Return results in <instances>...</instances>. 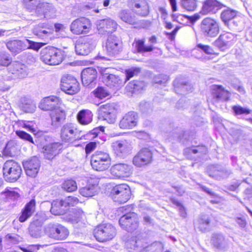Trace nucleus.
<instances>
[{"label":"nucleus","instance_id":"obj_42","mask_svg":"<svg viewBox=\"0 0 252 252\" xmlns=\"http://www.w3.org/2000/svg\"><path fill=\"white\" fill-rule=\"evenodd\" d=\"M119 17L125 22L130 25H134L136 23L135 17L131 15V13L126 10L121 11L119 14Z\"/></svg>","mask_w":252,"mask_h":252},{"label":"nucleus","instance_id":"obj_15","mask_svg":"<svg viewBox=\"0 0 252 252\" xmlns=\"http://www.w3.org/2000/svg\"><path fill=\"white\" fill-rule=\"evenodd\" d=\"M109 70V68H105L101 71L103 82L110 88H118L121 86L123 80L119 76L110 73Z\"/></svg>","mask_w":252,"mask_h":252},{"label":"nucleus","instance_id":"obj_53","mask_svg":"<svg viewBox=\"0 0 252 252\" xmlns=\"http://www.w3.org/2000/svg\"><path fill=\"white\" fill-rule=\"evenodd\" d=\"M197 47L207 54H215L217 55H219V52H215L213 49L208 45H203L202 44L199 43L197 44Z\"/></svg>","mask_w":252,"mask_h":252},{"label":"nucleus","instance_id":"obj_48","mask_svg":"<svg viewBox=\"0 0 252 252\" xmlns=\"http://www.w3.org/2000/svg\"><path fill=\"white\" fill-rule=\"evenodd\" d=\"M12 62L10 55L5 52H0V65L7 66Z\"/></svg>","mask_w":252,"mask_h":252},{"label":"nucleus","instance_id":"obj_29","mask_svg":"<svg viewBox=\"0 0 252 252\" xmlns=\"http://www.w3.org/2000/svg\"><path fill=\"white\" fill-rule=\"evenodd\" d=\"M112 147L115 153L119 156L127 154L131 150V146L126 140L117 141L113 143Z\"/></svg>","mask_w":252,"mask_h":252},{"label":"nucleus","instance_id":"obj_30","mask_svg":"<svg viewBox=\"0 0 252 252\" xmlns=\"http://www.w3.org/2000/svg\"><path fill=\"white\" fill-rule=\"evenodd\" d=\"M174 89L176 93L184 95L192 91L191 86L181 78H177L174 81Z\"/></svg>","mask_w":252,"mask_h":252},{"label":"nucleus","instance_id":"obj_46","mask_svg":"<svg viewBox=\"0 0 252 252\" xmlns=\"http://www.w3.org/2000/svg\"><path fill=\"white\" fill-rule=\"evenodd\" d=\"M210 222V221L208 218L204 217L203 218H200L196 225H197L198 228L200 231L204 232L209 229Z\"/></svg>","mask_w":252,"mask_h":252},{"label":"nucleus","instance_id":"obj_27","mask_svg":"<svg viewBox=\"0 0 252 252\" xmlns=\"http://www.w3.org/2000/svg\"><path fill=\"white\" fill-rule=\"evenodd\" d=\"M220 8V3L217 0H206L203 1L200 13L202 15L214 14Z\"/></svg>","mask_w":252,"mask_h":252},{"label":"nucleus","instance_id":"obj_19","mask_svg":"<svg viewBox=\"0 0 252 252\" xmlns=\"http://www.w3.org/2000/svg\"><path fill=\"white\" fill-rule=\"evenodd\" d=\"M121 48L120 39L114 35H109L106 43V50L107 53L110 56H115L119 53Z\"/></svg>","mask_w":252,"mask_h":252},{"label":"nucleus","instance_id":"obj_61","mask_svg":"<svg viewBox=\"0 0 252 252\" xmlns=\"http://www.w3.org/2000/svg\"><path fill=\"white\" fill-rule=\"evenodd\" d=\"M96 147V143L95 142H91L87 144L85 150L87 154H89L94 151Z\"/></svg>","mask_w":252,"mask_h":252},{"label":"nucleus","instance_id":"obj_35","mask_svg":"<svg viewBox=\"0 0 252 252\" xmlns=\"http://www.w3.org/2000/svg\"><path fill=\"white\" fill-rule=\"evenodd\" d=\"M93 114L90 110H82L77 115L78 122L83 125L90 124L93 120Z\"/></svg>","mask_w":252,"mask_h":252},{"label":"nucleus","instance_id":"obj_55","mask_svg":"<svg viewBox=\"0 0 252 252\" xmlns=\"http://www.w3.org/2000/svg\"><path fill=\"white\" fill-rule=\"evenodd\" d=\"M16 133L20 138L28 141L32 143H34L31 135L27 132L24 131L17 130L16 131Z\"/></svg>","mask_w":252,"mask_h":252},{"label":"nucleus","instance_id":"obj_24","mask_svg":"<svg viewBox=\"0 0 252 252\" xmlns=\"http://www.w3.org/2000/svg\"><path fill=\"white\" fill-rule=\"evenodd\" d=\"M97 77L96 70L91 67L83 69L81 73V79L83 84L85 86L92 87L95 84Z\"/></svg>","mask_w":252,"mask_h":252},{"label":"nucleus","instance_id":"obj_38","mask_svg":"<svg viewBox=\"0 0 252 252\" xmlns=\"http://www.w3.org/2000/svg\"><path fill=\"white\" fill-rule=\"evenodd\" d=\"M20 146L16 140H11L7 143L4 151L10 156H14L19 151Z\"/></svg>","mask_w":252,"mask_h":252},{"label":"nucleus","instance_id":"obj_28","mask_svg":"<svg viewBox=\"0 0 252 252\" xmlns=\"http://www.w3.org/2000/svg\"><path fill=\"white\" fill-rule=\"evenodd\" d=\"M97 185V179H90L85 187L79 189V193L86 197H92L96 193Z\"/></svg>","mask_w":252,"mask_h":252},{"label":"nucleus","instance_id":"obj_18","mask_svg":"<svg viewBox=\"0 0 252 252\" xmlns=\"http://www.w3.org/2000/svg\"><path fill=\"white\" fill-rule=\"evenodd\" d=\"M96 26L99 34H106L114 32L117 24L114 20L108 18L97 21Z\"/></svg>","mask_w":252,"mask_h":252},{"label":"nucleus","instance_id":"obj_33","mask_svg":"<svg viewBox=\"0 0 252 252\" xmlns=\"http://www.w3.org/2000/svg\"><path fill=\"white\" fill-rule=\"evenodd\" d=\"M6 47L13 53L17 54L27 48V45L25 41L13 40L6 43Z\"/></svg>","mask_w":252,"mask_h":252},{"label":"nucleus","instance_id":"obj_44","mask_svg":"<svg viewBox=\"0 0 252 252\" xmlns=\"http://www.w3.org/2000/svg\"><path fill=\"white\" fill-rule=\"evenodd\" d=\"M182 7L188 11H194L197 6V0H181Z\"/></svg>","mask_w":252,"mask_h":252},{"label":"nucleus","instance_id":"obj_63","mask_svg":"<svg viewBox=\"0 0 252 252\" xmlns=\"http://www.w3.org/2000/svg\"><path fill=\"white\" fill-rule=\"evenodd\" d=\"M212 243L214 246L219 248L220 247V235L219 234H214L211 240Z\"/></svg>","mask_w":252,"mask_h":252},{"label":"nucleus","instance_id":"obj_41","mask_svg":"<svg viewBox=\"0 0 252 252\" xmlns=\"http://www.w3.org/2000/svg\"><path fill=\"white\" fill-rule=\"evenodd\" d=\"M237 15V11L227 8L221 12V20L224 25L229 27V21L234 18Z\"/></svg>","mask_w":252,"mask_h":252},{"label":"nucleus","instance_id":"obj_47","mask_svg":"<svg viewBox=\"0 0 252 252\" xmlns=\"http://www.w3.org/2000/svg\"><path fill=\"white\" fill-rule=\"evenodd\" d=\"M25 6L30 10L36 9L44 2L43 0H24Z\"/></svg>","mask_w":252,"mask_h":252},{"label":"nucleus","instance_id":"obj_60","mask_svg":"<svg viewBox=\"0 0 252 252\" xmlns=\"http://www.w3.org/2000/svg\"><path fill=\"white\" fill-rule=\"evenodd\" d=\"M66 206L71 205L74 206L77 204L79 201L78 199L76 197L69 196L66 201Z\"/></svg>","mask_w":252,"mask_h":252},{"label":"nucleus","instance_id":"obj_37","mask_svg":"<svg viewBox=\"0 0 252 252\" xmlns=\"http://www.w3.org/2000/svg\"><path fill=\"white\" fill-rule=\"evenodd\" d=\"M46 24H39L34 27L32 31L33 34L40 38H44L51 34V32L45 29Z\"/></svg>","mask_w":252,"mask_h":252},{"label":"nucleus","instance_id":"obj_50","mask_svg":"<svg viewBox=\"0 0 252 252\" xmlns=\"http://www.w3.org/2000/svg\"><path fill=\"white\" fill-rule=\"evenodd\" d=\"M232 110L236 115L245 114L248 115L251 113L252 110L247 107H242L240 105H235L232 107Z\"/></svg>","mask_w":252,"mask_h":252},{"label":"nucleus","instance_id":"obj_51","mask_svg":"<svg viewBox=\"0 0 252 252\" xmlns=\"http://www.w3.org/2000/svg\"><path fill=\"white\" fill-rule=\"evenodd\" d=\"M96 97L103 99L110 95L108 92L103 87H98L94 91Z\"/></svg>","mask_w":252,"mask_h":252},{"label":"nucleus","instance_id":"obj_4","mask_svg":"<svg viewBox=\"0 0 252 252\" xmlns=\"http://www.w3.org/2000/svg\"><path fill=\"white\" fill-rule=\"evenodd\" d=\"M113 201L120 204L126 202L130 198L131 193L129 187L126 184L117 185L111 192Z\"/></svg>","mask_w":252,"mask_h":252},{"label":"nucleus","instance_id":"obj_56","mask_svg":"<svg viewBox=\"0 0 252 252\" xmlns=\"http://www.w3.org/2000/svg\"><path fill=\"white\" fill-rule=\"evenodd\" d=\"M211 92L213 97L216 100L219 99L220 94V86L216 85H212L211 86Z\"/></svg>","mask_w":252,"mask_h":252},{"label":"nucleus","instance_id":"obj_26","mask_svg":"<svg viewBox=\"0 0 252 252\" xmlns=\"http://www.w3.org/2000/svg\"><path fill=\"white\" fill-rule=\"evenodd\" d=\"M129 4L134 12L142 16L149 13V6L145 0H129Z\"/></svg>","mask_w":252,"mask_h":252},{"label":"nucleus","instance_id":"obj_11","mask_svg":"<svg viewBox=\"0 0 252 252\" xmlns=\"http://www.w3.org/2000/svg\"><path fill=\"white\" fill-rule=\"evenodd\" d=\"M61 87L62 91L71 95L76 94L80 90L79 83L77 80L68 74L62 78Z\"/></svg>","mask_w":252,"mask_h":252},{"label":"nucleus","instance_id":"obj_40","mask_svg":"<svg viewBox=\"0 0 252 252\" xmlns=\"http://www.w3.org/2000/svg\"><path fill=\"white\" fill-rule=\"evenodd\" d=\"M163 249V245L160 242H155L150 245L146 244L145 248H142L139 252H161Z\"/></svg>","mask_w":252,"mask_h":252},{"label":"nucleus","instance_id":"obj_59","mask_svg":"<svg viewBox=\"0 0 252 252\" xmlns=\"http://www.w3.org/2000/svg\"><path fill=\"white\" fill-rule=\"evenodd\" d=\"M140 69L139 68H134L129 69L126 71V80H129L133 76L137 75L140 72Z\"/></svg>","mask_w":252,"mask_h":252},{"label":"nucleus","instance_id":"obj_16","mask_svg":"<svg viewBox=\"0 0 252 252\" xmlns=\"http://www.w3.org/2000/svg\"><path fill=\"white\" fill-rule=\"evenodd\" d=\"M26 174L31 177H35L40 167V162L36 157H32L30 159L23 162Z\"/></svg>","mask_w":252,"mask_h":252},{"label":"nucleus","instance_id":"obj_13","mask_svg":"<svg viewBox=\"0 0 252 252\" xmlns=\"http://www.w3.org/2000/svg\"><path fill=\"white\" fill-rule=\"evenodd\" d=\"M201 29L204 34L208 37H214L219 32L218 24L210 18H206L202 20Z\"/></svg>","mask_w":252,"mask_h":252},{"label":"nucleus","instance_id":"obj_32","mask_svg":"<svg viewBox=\"0 0 252 252\" xmlns=\"http://www.w3.org/2000/svg\"><path fill=\"white\" fill-rule=\"evenodd\" d=\"M35 208V201L34 199L31 200L25 206L21 212L19 218V220L23 222L30 218L34 213Z\"/></svg>","mask_w":252,"mask_h":252},{"label":"nucleus","instance_id":"obj_34","mask_svg":"<svg viewBox=\"0 0 252 252\" xmlns=\"http://www.w3.org/2000/svg\"><path fill=\"white\" fill-rule=\"evenodd\" d=\"M67 210L66 202L64 200H54L51 204L50 211L55 215L64 214Z\"/></svg>","mask_w":252,"mask_h":252},{"label":"nucleus","instance_id":"obj_58","mask_svg":"<svg viewBox=\"0 0 252 252\" xmlns=\"http://www.w3.org/2000/svg\"><path fill=\"white\" fill-rule=\"evenodd\" d=\"M104 127L103 126L96 127L91 131L89 133L87 134L88 137H90L91 138H94L96 137L100 131H103Z\"/></svg>","mask_w":252,"mask_h":252},{"label":"nucleus","instance_id":"obj_31","mask_svg":"<svg viewBox=\"0 0 252 252\" xmlns=\"http://www.w3.org/2000/svg\"><path fill=\"white\" fill-rule=\"evenodd\" d=\"M50 117L51 125L55 128H57L64 122L65 119V113L64 111L58 108L52 111Z\"/></svg>","mask_w":252,"mask_h":252},{"label":"nucleus","instance_id":"obj_8","mask_svg":"<svg viewBox=\"0 0 252 252\" xmlns=\"http://www.w3.org/2000/svg\"><path fill=\"white\" fill-rule=\"evenodd\" d=\"M96 40L89 36L79 38L75 44V51L78 55H88L95 47Z\"/></svg>","mask_w":252,"mask_h":252},{"label":"nucleus","instance_id":"obj_3","mask_svg":"<svg viewBox=\"0 0 252 252\" xmlns=\"http://www.w3.org/2000/svg\"><path fill=\"white\" fill-rule=\"evenodd\" d=\"M3 174L6 181L14 182L20 177L22 169L20 165L12 160L6 161L3 167Z\"/></svg>","mask_w":252,"mask_h":252},{"label":"nucleus","instance_id":"obj_64","mask_svg":"<svg viewBox=\"0 0 252 252\" xmlns=\"http://www.w3.org/2000/svg\"><path fill=\"white\" fill-rule=\"evenodd\" d=\"M230 93L226 90H225L221 87V99H223L225 100H227L230 97Z\"/></svg>","mask_w":252,"mask_h":252},{"label":"nucleus","instance_id":"obj_36","mask_svg":"<svg viewBox=\"0 0 252 252\" xmlns=\"http://www.w3.org/2000/svg\"><path fill=\"white\" fill-rule=\"evenodd\" d=\"M11 71L19 78H24L27 75L26 66L18 62L13 63Z\"/></svg>","mask_w":252,"mask_h":252},{"label":"nucleus","instance_id":"obj_10","mask_svg":"<svg viewBox=\"0 0 252 252\" xmlns=\"http://www.w3.org/2000/svg\"><path fill=\"white\" fill-rule=\"evenodd\" d=\"M91 29L90 21L85 17H81L73 21L70 25V32L74 34H86Z\"/></svg>","mask_w":252,"mask_h":252},{"label":"nucleus","instance_id":"obj_54","mask_svg":"<svg viewBox=\"0 0 252 252\" xmlns=\"http://www.w3.org/2000/svg\"><path fill=\"white\" fill-rule=\"evenodd\" d=\"M4 241L8 244H17L19 241V236L14 234H8L4 237Z\"/></svg>","mask_w":252,"mask_h":252},{"label":"nucleus","instance_id":"obj_62","mask_svg":"<svg viewBox=\"0 0 252 252\" xmlns=\"http://www.w3.org/2000/svg\"><path fill=\"white\" fill-rule=\"evenodd\" d=\"M83 216L84 214L82 212L80 213L78 212V213L74 214V216H73L72 218H70V219L72 223H77L80 220Z\"/></svg>","mask_w":252,"mask_h":252},{"label":"nucleus","instance_id":"obj_57","mask_svg":"<svg viewBox=\"0 0 252 252\" xmlns=\"http://www.w3.org/2000/svg\"><path fill=\"white\" fill-rule=\"evenodd\" d=\"M168 78V76L166 75L160 74L155 77L154 81L156 83L164 84L167 82Z\"/></svg>","mask_w":252,"mask_h":252},{"label":"nucleus","instance_id":"obj_2","mask_svg":"<svg viewBox=\"0 0 252 252\" xmlns=\"http://www.w3.org/2000/svg\"><path fill=\"white\" fill-rule=\"evenodd\" d=\"M63 54L60 50L51 46L43 48L40 52V59L46 64L55 65L63 60Z\"/></svg>","mask_w":252,"mask_h":252},{"label":"nucleus","instance_id":"obj_49","mask_svg":"<svg viewBox=\"0 0 252 252\" xmlns=\"http://www.w3.org/2000/svg\"><path fill=\"white\" fill-rule=\"evenodd\" d=\"M62 188L68 192L75 191L77 188L76 182L72 180L65 181L63 184Z\"/></svg>","mask_w":252,"mask_h":252},{"label":"nucleus","instance_id":"obj_6","mask_svg":"<svg viewBox=\"0 0 252 252\" xmlns=\"http://www.w3.org/2000/svg\"><path fill=\"white\" fill-rule=\"evenodd\" d=\"M44 231L49 237L56 240H64L69 234L68 230L58 223H49L45 226Z\"/></svg>","mask_w":252,"mask_h":252},{"label":"nucleus","instance_id":"obj_25","mask_svg":"<svg viewBox=\"0 0 252 252\" xmlns=\"http://www.w3.org/2000/svg\"><path fill=\"white\" fill-rule=\"evenodd\" d=\"M146 244L147 242L146 239H140L137 237H131L126 241L125 246L129 252H132L138 251L142 248H145Z\"/></svg>","mask_w":252,"mask_h":252},{"label":"nucleus","instance_id":"obj_9","mask_svg":"<svg viewBox=\"0 0 252 252\" xmlns=\"http://www.w3.org/2000/svg\"><path fill=\"white\" fill-rule=\"evenodd\" d=\"M119 106L114 103H107L100 106L99 117L109 124L115 123Z\"/></svg>","mask_w":252,"mask_h":252},{"label":"nucleus","instance_id":"obj_5","mask_svg":"<svg viewBox=\"0 0 252 252\" xmlns=\"http://www.w3.org/2000/svg\"><path fill=\"white\" fill-rule=\"evenodd\" d=\"M116 234L115 228L111 224H102L94 230V237L99 242H105L112 240Z\"/></svg>","mask_w":252,"mask_h":252},{"label":"nucleus","instance_id":"obj_21","mask_svg":"<svg viewBox=\"0 0 252 252\" xmlns=\"http://www.w3.org/2000/svg\"><path fill=\"white\" fill-rule=\"evenodd\" d=\"M111 174L118 178L127 177L132 173V167L126 163H117L111 168Z\"/></svg>","mask_w":252,"mask_h":252},{"label":"nucleus","instance_id":"obj_39","mask_svg":"<svg viewBox=\"0 0 252 252\" xmlns=\"http://www.w3.org/2000/svg\"><path fill=\"white\" fill-rule=\"evenodd\" d=\"M20 108L26 113H33L36 109L35 103L30 99L22 98Z\"/></svg>","mask_w":252,"mask_h":252},{"label":"nucleus","instance_id":"obj_23","mask_svg":"<svg viewBox=\"0 0 252 252\" xmlns=\"http://www.w3.org/2000/svg\"><path fill=\"white\" fill-rule=\"evenodd\" d=\"M56 12L55 7L52 4L47 2H43L36 9V13L38 16H43L47 19L55 18Z\"/></svg>","mask_w":252,"mask_h":252},{"label":"nucleus","instance_id":"obj_43","mask_svg":"<svg viewBox=\"0 0 252 252\" xmlns=\"http://www.w3.org/2000/svg\"><path fill=\"white\" fill-rule=\"evenodd\" d=\"M145 40H138L135 41V48L138 53L151 52L153 50L152 45L145 46Z\"/></svg>","mask_w":252,"mask_h":252},{"label":"nucleus","instance_id":"obj_52","mask_svg":"<svg viewBox=\"0 0 252 252\" xmlns=\"http://www.w3.org/2000/svg\"><path fill=\"white\" fill-rule=\"evenodd\" d=\"M25 42L27 45V49H32L38 51L43 45L42 43L35 42L29 39H26Z\"/></svg>","mask_w":252,"mask_h":252},{"label":"nucleus","instance_id":"obj_45","mask_svg":"<svg viewBox=\"0 0 252 252\" xmlns=\"http://www.w3.org/2000/svg\"><path fill=\"white\" fill-rule=\"evenodd\" d=\"M207 152L206 147L203 146H197L196 147H190L186 148L184 151L185 155H187L188 157L191 154H196L199 153L201 155L205 154Z\"/></svg>","mask_w":252,"mask_h":252},{"label":"nucleus","instance_id":"obj_17","mask_svg":"<svg viewBox=\"0 0 252 252\" xmlns=\"http://www.w3.org/2000/svg\"><path fill=\"white\" fill-rule=\"evenodd\" d=\"M152 160V153L147 148L141 150L133 158V163L141 167L150 163Z\"/></svg>","mask_w":252,"mask_h":252},{"label":"nucleus","instance_id":"obj_14","mask_svg":"<svg viewBox=\"0 0 252 252\" xmlns=\"http://www.w3.org/2000/svg\"><path fill=\"white\" fill-rule=\"evenodd\" d=\"M138 115L134 111L125 114L119 123V126L122 129H130L137 126L138 122Z\"/></svg>","mask_w":252,"mask_h":252},{"label":"nucleus","instance_id":"obj_12","mask_svg":"<svg viewBox=\"0 0 252 252\" xmlns=\"http://www.w3.org/2000/svg\"><path fill=\"white\" fill-rule=\"evenodd\" d=\"M61 137L65 142H70L80 139V132L71 123L64 125L61 130Z\"/></svg>","mask_w":252,"mask_h":252},{"label":"nucleus","instance_id":"obj_7","mask_svg":"<svg viewBox=\"0 0 252 252\" xmlns=\"http://www.w3.org/2000/svg\"><path fill=\"white\" fill-rule=\"evenodd\" d=\"M93 168L96 171H104L110 165V158L106 153L99 152L93 155L91 159Z\"/></svg>","mask_w":252,"mask_h":252},{"label":"nucleus","instance_id":"obj_22","mask_svg":"<svg viewBox=\"0 0 252 252\" xmlns=\"http://www.w3.org/2000/svg\"><path fill=\"white\" fill-rule=\"evenodd\" d=\"M62 149V145L59 142H54L44 146L42 152L45 158L51 160L60 153Z\"/></svg>","mask_w":252,"mask_h":252},{"label":"nucleus","instance_id":"obj_20","mask_svg":"<svg viewBox=\"0 0 252 252\" xmlns=\"http://www.w3.org/2000/svg\"><path fill=\"white\" fill-rule=\"evenodd\" d=\"M61 100L59 97L51 96L44 98L39 104V107L44 111H54L59 107Z\"/></svg>","mask_w":252,"mask_h":252},{"label":"nucleus","instance_id":"obj_1","mask_svg":"<svg viewBox=\"0 0 252 252\" xmlns=\"http://www.w3.org/2000/svg\"><path fill=\"white\" fill-rule=\"evenodd\" d=\"M130 206H123L119 208L118 212L123 214L119 219V224L124 229L132 232L138 227L137 215L131 212Z\"/></svg>","mask_w":252,"mask_h":252}]
</instances>
